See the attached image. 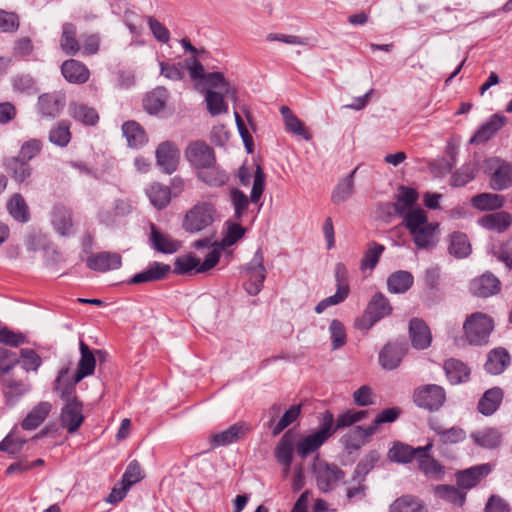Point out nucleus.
I'll return each instance as SVG.
<instances>
[{
	"mask_svg": "<svg viewBox=\"0 0 512 512\" xmlns=\"http://www.w3.org/2000/svg\"><path fill=\"white\" fill-rule=\"evenodd\" d=\"M230 200L234 208L235 221H241L243 215L247 212L249 206L248 196L238 188H233L230 191Z\"/></svg>",
	"mask_w": 512,
	"mask_h": 512,
	"instance_id": "bf43d9fd",
	"label": "nucleus"
},
{
	"mask_svg": "<svg viewBox=\"0 0 512 512\" xmlns=\"http://www.w3.org/2000/svg\"><path fill=\"white\" fill-rule=\"evenodd\" d=\"M408 351L406 342H389L379 352V363L385 370L396 369Z\"/></svg>",
	"mask_w": 512,
	"mask_h": 512,
	"instance_id": "9b49d317",
	"label": "nucleus"
},
{
	"mask_svg": "<svg viewBox=\"0 0 512 512\" xmlns=\"http://www.w3.org/2000/svg\"><path fill=\"white\" fill-rule=\"evenodd\" d=\"M250 429L249 424L237 422L229 426L226 430L215 433L210 437L212 448L233 444L244 437Z\"/></svg>",
	"mask_w": 512,
	"mask_h": 512,
	"instance_id": "dca6fc26",
	"label": "nucleus"
},
{
	"mask_svg": "<svg viewBox=\"0 0 512 512\" xmlns=\"http://www.w3.org/2000/svg\"><path fill=\"white\" fill-rule=\"evenodd\" d=\"M213 89L223 91L227 98L233 101L237 100V89L230 84L222 72L217 69L204 71L196 67V47H194V90L204 93Z\"/></svg>",
	"mask_w": 512,
	"mask_h": 512,
	"instance_id": "f257e3e1",
	"label": "nucleus"
},
{
	"mask_svg": "<svg viewBox=\"0 0 512 512\" xmlns=\"http://www.w3.org/2000/svg\"><path fill=\"white\" fill-rule=\"evenodd\" d=\"M61 72L64 78L75 84H83L88 81L90 72L88 68L78 60L69 59L63 62Z\"/></svg>",
	"mask_w": 512,
	"mask_h": 512,
	"instance_id": "bb28decb",
	"label": "nucleus"
},
{
	"mask_svg": "<svg viewBox=\"0 0 512 512\" xmlns=\"http://www.w3.org/2000/svg\"><path fill=\"white\" fill-rule=\"evenodd\" d=\"M42 150V142L38 139H29L20 147L17 159L28 162L36 157Z\"/></svg>",
	"mask_w": 512,
	"mask_h": 512,
	"instance_id": "774afa93",
	"label": "nucleus"
},
{
	"mask_svg": "<svg viewBox=\"0 0 512 512\" xmlns=\"http://www.w3.org/2000/svg\"><path fill=\"white\" fill-rule=\"evenodd\" d=\"M413 397L418 407L429 411H437L446 401V392L439 385L427 384L415 389Z\"/></svg>",
	"mask_w": 512,
	"mask_h": 512,
	"instance_id": "0eeeda50",
	"label": "nucleus"
},
{
	"mask_svg": "<svg viewBox=\"0 0 512 512\" xmlns=\"http://www.w3.org/2000/svg\"><path fill=\"white\" fill-rule=\"evenodd\" d=\"M245 271L248 274V280L244 288L251 296H256L263 288L266 279V269L264 267V254L261 248H258L251 261L246 265Z\"/></svg>",
	"mask_w": 512,
	"mask_h": 512,
	"instance_id": "423d86ee",
	"label": "nucleus"
},
{
	"mask_svg": "<svg viewBox=\"0 0 512 512\" xmlns=\"http://www.w3.org/2000/svg\"><path fill=\"white\" fill-rule=\"evenodd\" d=\"M216 210L213 204L209 202L194 205V232L206 231V236H210V230L216 231L213 227Z\"/></svg>",
	"mask_w": 512,
	"mask_h": 512,
	"instance_id": "6ab92c4d",
	"label": "nucleus"
},
{
	"mask_svg": "<svg viewBox=\"0 0 512 512\" xmlns=\"http://www.w3.org/2000/svg\"><path fill=\"white\" fill-rule=\"evenodd\" d=\"M296 450L291 431L286 432L275 448V458L284 467V473L288 474L293 461V452Z\"/></svg>",
	"mask_w": 512,
	"mask_h": 512,
	"instance_id": "5701e85b",
	"label": "nucleus"
},
{
	"mask_svg": "<svg viewBox=\"0 0 512 512\" xmlns=\"http://www.w3.org/2000/svg\"><path fill=\"white\" fill-rule=\"evenodd\" d=\"M385 247L376 242H372L368 245V249L364 253L361 260L360 267L362 270L374 269L382 255Z\"/></svg>",
	"mask_w": 512,
	"mask_h": 512,
	"instance_id": "680f3d73",
	"label": "nucleus"
},
{
	"mask_svg": "<svg viewBox=\"0 0 512 512\" xmlns=\"http://www.w3.org/2000/svg\"><path fill=\"white\" fill-rule=\"evenodd\" d=\"M80 360L78 363L77 371L74 374V384L79 383L82 379L90 376L95 371L96 359L95 354L102 356L104 354L101 350H96L95 353L89 348L84 341L79 343Z\"/></svg>",
	"mask_w": 512,
	"mask_h": 512,
	"instance_id": "2eb2a0df",
	"label": "nucleus"
},
{
	"mask_svg": "<svg viewBox=\"0 0 512 512\" xmlns=\"http://www.w3.org/2000/svg\"><path fill=\"white\" fill-rule=\"evenodd\" d=\"M389 512H428L425 504L412 495H403L389 506Z\"/></svg>",
	"mask_w": 512,
	"mask_h": 512,
	"instance_id": "79ce46f5",
	"label": "nucleus"
},
{
	"mask_svg": "<svg viewBox=\"0 0 512 512\" xmlns=\"http://www.w3.org/2000/svg\"><path fill=\"white\" fill-rule=\"evenodd\" d=\"M418 200V193L415 189L406 186L399 187L397 200L393 203L395 213L402 214L408 210L414 209L413 205Z\"/></svg>",
	"mask_w": 512,
	"mask_h": 512,
	"instance_id": "864d4df0",
	"label": "nucleus"
},
{
	"mask_svg": "<svg viewBox=\"0 0 512 512\" xmlns=\"http://www.w3.org/2000/svg\"><path fill=\"white\" fill-rule=\"evenodd\" d=\"M492 471L489 463L479 464L455 473L457 486L463 491L474 488L482 479Z\"/></svg>",
	"mask_w": 512,
	"mask_h": 512,
	"instance_id": "1a4fd4ad",
	"label": "nucleus"
},
{
	"mask_svg": "<svg viewBox=\"0 0 512 512\" xmlns=\"http://www.w3.org/2000/svg\"><path fill=\"white\" fill-rule=\"evenodd\" d=\"M145 193L149 198L151 204L155 208L160 210L165 208L169 204L171 200L172 190L168 186H165L158 182H154L146 187Z\"/></svg>",
	"mask_w": 512,
	"mask_h": 512,
	"instance_id": "473e14b6",
	"label": "nucleus"
},
{
	"mask_svg": "<svg viewBox=\"0 0 512 512\" xmlns=\"http://www.w3.org/2000/svg\"><path fill=\"white\" fill-rule=\"evenodd\" d=\"M312 471L317 487L323 493L334 490L345 477L344 471L336 464L320 460L318 457L314 460Z\"/></svg>",
	"mask_w": 512,
	"mask_h": 512,
	"instance_id": "39448f33",
	"label": "nucleus"
},
{
	"mask_svg": "<svg viewBox=\"0 0 512 512\" xmlns=\"http://www.w3.org/2000/svg\"><path fill=\"white\" fill-rule=\"evenodd\" d=\"M60 48L68 56L76 55L81 46L77 39V28L73 23L66 22L62 25Z\"/></svg>",
	"mask_w": 512,
	"mask_h": 512,
	"instance_id": "c756f323",
	"label": "nucleus"
},
{
	"mask_svg": "<svg viewBox=\"0 0 512 512\" xmlns=\"http://www.w3.org/2000/svg\"><path fill=\"white\" fill-rule=\"evenodd\" d=\"M69 369L68 368H62L59 371V375L56 379V389L60 392L61 399L65 401L66 403H69L73 400H78L75 396V385L74 384V378L72 379L71 383L65 384V377L68 374Z\"/></svg>",
	"mask_w": 512,
	"mask_h": 512,
	"instance_id": "052dcab7",
	"label": "nucleus"
},
{
	"mask_svg": "<svg viewBox=\"0 0 512 512\" xmlns=\"http://www.w3.org/2000/svg\"><path fill=\"white\" fill-rule=\"evenodd\" d=\"M82 403L79 400H73L65 403L60 415L61 425L68 431V433H75L84 421L82 411Z\"/></svg>",
	"mask_w": 512,
	"mask_h": 512,
	"instance_id": "4468645a",
	"label": "nucleus"
},
{
	"mask_svg": "<svg viewBox=\"0 0 512 512\" xmlns=\"http://www.w3.org/2000/svg\"><path fill=\"white\" fill-rule=\"evenodd\" d=\"M319 420V429L304 436L296 443V452L302 458L316 452L335 433L333 414L330 411L321 413Z\"/></svg>",
	"mask_w": 512,
	"mask_h": 512,
	"instance_id": "f03ea898",
	"label": "nucleus"
},
{
	"mask_svg": "<svg viewBox=\"0 0 512 512\" xmlns=\"http://www.w3.org/2000/svg\"><path fill=\"white\" fill-rule=\"evenodd\" d=\"M69 113L72 118L84 125H95L99 120V115L94 108L81 103H71Z\"/></svg>",
	"mask_w": 512,
	"mask_h": 512,
	"instance_id": "603ef678",
	"label": "nucleus"
},
{
	"mask_svg": "<svg viewBox=\"0 0 512 512\" xmlns=\"http://www.w3.org/2000/svg\"><path fill=\"white\" fill-rule=\"evenodd\" d=\"M10 215L19 222H26L29 219L28 206L22 195L16 193L7 203Z\"/></svg>",
	"mask_w": 512,
	"mask_h": 512,
	"instance_id": "13d9d810",
	"label": "nucleus"
},
{
	"mask_svg": "<svg viewBox=\"0 0 512 512\" xmlns=\"http://www.w3.org/2000/svg\"><path fill=\"white\" fill-rule=\"evenodd\" d=\"M413 275L405 270L392 273L387 279V288L391 293H405L413 285Z\"/></svg>",
	"mask_w": 512,
	"mask_h": 512,
	"instance_id": "8fccbe9b",
	"label": "nucleus"
},
{
	"mask_svg": "<svg viewBox=\"0 0 512 512\" xmlns=\"http://www.w3.org/2000/svg\"><path fill=\"white\" fill-rule=\"evenodd\" d=\"M379 460V454L377 451H370L364 456L357 464L354 474L355 478L365 479V476L374 468L375 464Z\"/></svg>",
	"mask_w": 512,
	"mask_h": 512,
	"instance_id": "338daca9",
	"label": "nucleus"
},
{
	"mask_svg": "<svg viewBox=\"0 0 512 512\" xmlns=\"http://www.w3.org/2000/svg\"><path fill=\"white\" fill-rule=\"evenodd\" d=\"M52 405L49 402L38 403L23 419L21 426L24 430L31 431L36 429L49 415Z\"/></svg>",
	"mask_w": 512,
	"mask_h": 512,
	"instance_id": "f704fd0d",
	"label": "nucleus"
},
{
	"mask_svg": "<svg viewBox=\"0 0 512 512\" xmlns=\"http://www.w3.org/2000/svg\"><path fill=\"white\" fill-rule=\"evenodd\" d=\"M487 168L491 170L490 187L495 191H502L512 186V164L499 158L487 161Z\"/></svg>",
	"mask_w": 512,
	"mask_h": 512,
	"instance_id": "6e6552de",
	"label": "nucleus"
},
{
	"mask_svg": "<svg viewBox=\"0 0 512 512\" xmlns=\"http://www.w3.org/2000/svg\"><path fill=\"white\" fill-rule=\"evenodd\" d=\"M500 290L501 282L491 272L483 273L470 283V291L477 297L488 298L499 293Z\"/></svg>",
	"mask_w": 512,
	"mask_h": 512,
	"instance_id": "ddd939ff",
	"label": "nucleus"
},
{
	"mask_svg": "<svg viewBox=\"0 0 512 512\" xmlns=\"http://www.w3.org/2000/svg\"><path fill=\"white\" fill-rule=\"evenodd\" d=\"M434 494L437 498L445 500L455 506L462 507L466 501L467 492L458 486L440 484L434 487Z\"/></svg>",
	"mask_w": 512,
	"mask_h": 512,
	"instance_id": "e433bc0d",
	"label": "nucleus"
},
{
	"mask_svg": "<svg viewBox=\"0 0 512 512\" xmlns=\"http://www.w3.org/2000/svg\"><path fill=\"white\" fill-rule=\"evenodd\" d=\"M217 163L214 149L204 141H194V171Z\"/></svg>",
	"mask_w": 512,
	"mask_h": 512,
	"instance_id": "c03bdc74",
	"label": "nucleus"
},
{
	"mask_svg": "<svg viewBox=\"0 0 512 512\" xmlns=\"http://www.w3.org/2000/svg\"><path fill=\"white\" fill-rule=\"evenodd\" d=\"M71 139L70 125L67 121H61L49 133V140L54 145L65 147Z\"/></svg>",
	"mask_w": 512,
	"mask_h": 512,
	"instance_id": "e2e57ef3",
	"label": "nucleus"
},
{
	"mask_svg": "<svg viewBox=\"0 0 512 512\" xmlns=\"http://www.w3.org/2000/svg\"><path fill=\"white\" fill-rule=\"evenodd\" d=\"M170 271V265L161 262H152L145 270L135 274L130 279L129 283L142 284L147 282L159 281L164 279L169 274Z\"/></svg>",
	"mask_w": 512,
	"mask_h": 512,
	"instance_id": "393cba45",
	"label": "nucleus"
},
{
	"mask_svg": "<svg viewBox=\"0 0 512 512\" xmlns=\"http://www.w3.org/2000/svg\"><path fill=\"white\" fill-rule=\"evenodd\" d=\"M245 232L246 229L239 223L227 221L224 236L221 241H217V245L224 251L226 248L234 245L238 240H240L244 236Z\"/></svg>",
	"mask_w": 512,
	"mask_h": 512,
	"instance_id": "4d7b16f0",
	"label": "nucleus"
},
{
	"mask_svg": "<svg viewBox=\"0 0 512 512\" xmlns=\"http://www.w3.org/2000/svg\"><path fill=\"white\" fill-rule=\"evenodd\" d=\"M301 406L292 405L290 406L279 419V421L273 426L272 434L274 436L280 434L285 428L291 425L300 415Z\"/></svg>",
	"mask_w": 512,
	"mask_h": 512,
	"instance_id": "0e129e2a",
	"label": "nucleus"
},
{
	"mask_svg": "<svg viewBox=\"0 0 512 512\" xmlns=\"http://www.w3.org/2000/svg\"><path fill=\"white\" fill-rule=\"evenodd\" d=\"M329 332L331 335V344L333 350H337L346 344V330L342 322L337 319H333L329 325Z\"/></svg>",
	"mask_w": 512,
	"mask_h": 512,
	"instance_id": "69168bd1",
	"label": "nucleus"
},
{
	"mask_svg": "<svg viewBox=\"0 0 512 512\" xmlns=\"http://www.w3.org/2000/svg\"><path fill=\"white\" fill-rule=\"evenodd\" d=\"M155 156L157 165L164 173L172 174L177 169L180 154L173 143L165 141L159 144Z\"/></svg>",
	"mask_w": 512,
	"mask_h": 512,
	"instance_id": "f8f14e48",
	"label": "nucleus"
},
{
	"mask_svg": "<svg viewBox=\"0 0 512 512\" xmlns=\"http://www.w3.org/2000/svg\"><path fill=\"white\" fill-rule=\"evenodd\" d=\"M448 251L450 255L463 259L471 254L472 248L465 233L454 232L449 236Z\"/></svg>",
	"mask_w": 512,
	"mask_h": 512,
	"instance_id": "a19ab883",
	"label": "nucleus"
},
{
	"mask_svg": "<svg viewBox=\"0 0 512 512\" xmlns=\"http://www.w3.org/2000/svg\"><path fill=\"white\" fill-rule=\"evenodd\" d=\"M366 309L368 313L372 314L378 321L392 312V306L389 300L380 292L374 294Z\"/></svg>",
	"mask_w": 512,
	"mask_h": 512,
	"instance_id": "5fc2aeb1",
	"label": "nucleus"
},
{
	"mask_svg": "<svg viewBox=\"0 0 512 512\" xmlns=\"http://www.w3.org/2000/svg\"><path fill=\"white\" fill-rule=\"evenodd\" d=\"M507 122V118L499 113H495L484 122L475 134L471 137V144H481L490 140Z\"/></svg>",
	"mask_w": 512,
	"mask_h": 512,
	"instance_id": "a211bd4d",
	"label": "nucleus"
},
{
	"mask_svg": "<svg viewBox=\"0 0 512 512\" xmlns=\"http://www.w3.org/2000/svg\"><path fill=\"white\" fill-rule=\"evenodd\" d=\"M86 265L91 270L107 272L119 269L122 265V258L115 252H99L90 255L86 260Z\"/></svg>",
	"mask_w": 512,
	"mask_h": 512,
	"instance_id": "f3484780",
	"label": "nucleus"
},
{
	"mask_svg": "<svg viewBox=\"0 0 512 512\" xmlns=\"http://www.w3.org/2000/svg\"><path fill=\"white\" fill-rule=\"evenodd\" d=\"M398 215L403 218V223L410 234L428 223L426 212L421 208H414Z\"/></svg>",
	"mask_w": 512,
	"mask_h": 512,
	"instance_id": "6e6d98bb",
	"label": "nucleus"
},
{
	"mask_svg": "<svg viewBox=\"0 0 512 512\" xmlns=\"http://www.w3.org/2000/svg\"><path fill=\"white\" fill-rule=\"evenodd\" d=\"M477 222L487 230L503 233L511 226L512 215L506 211H497L485 214Z\"/></svg>",
	"mask_w": 512,
	"mask_h": 512,
	"instance_id": "a878e982",
	"label": "nucleus"
},
{
	"mask_svg": "<svg viewBox=\"0 0 512 512\" xmlns=\"http://www.w3.org/2000/svg\"><path fill=\"white\" fill-rule=\"evenodd\" d=\"M216 231L210 230V236L194 240V249L199 253L194 256V274L206 273L216 266L223 252L217 245Z\"/></svg>",
	"mask_w": 512,
	"mask_h": 512,
	"instance_id": "7ed1b4c3",
	"label": "nucleus"
},
{
	"mask_svg": "<svg viewBox=\"0 0 512 512\" xmlns=\"http://www.w3.org/2000/svg\"><path fill=\"white\" fill-rule=\"evenodd\" d=\"M357 171L355 168L349 175L342 178L335 186L331 200L335 204H340L347 201L354 193V175Z\"/></svg>",
	"mask_w": 512,
	"mask_h": 512,
	"instance_id": "de8ad7c7",
	"label": "nucleus"
},
{
	"mask_svg": "<svg viewBox=\"0 0 512 512\" xmlns=\"http://www.w3.org/2000/svg\"><path fill=\"white\" fill-rule=\"evenodd\" d=\"M505 204L504 196L494 193H479L471 198V205L479 211H496Z\"/></svg>",
	"mask_w": 512,
	"mask_h": 512,
	"instance_id": "72a5a7b5",
	"label": "nucleus"
},
{
	"mask_svg": "<svg viewBox=\"0 0 512 512\" xmlns=\"http://www.w3.org/2000/svg\"><path fill=\"white\" fill-rule=\"evenodd\" d=\"M474 443L482 448L494 449L501 443V433L496 428H485L471 434Z\"/></svg>",
	"mask_w": 512,
	"mask_h": 512,
	"instance_id": "a18cd8bd",
	"label": "nucleus"
},
{
	"mask_svg": "<svg viewBox=\"0 0 512 512\" xmlns=\"http://www.w3.org/2000/svg\"><path fill=\"white\" fill-rule=\"evenodd\" d=\"M438 229V224L428 222L424 226L411 233L413 241L418 249H429L436 243L435 233Z\"/></svg>",
	"mask_w": 512,
	"mask_h": 512,
	"instance_id": "4c0bfd02",
	"label": "nucleus"
},
{
	"mask_svg": "<svg viewBox=\"0 0 512 512\" xmlns=\"http://www.w3.org/2000/svg\"><path fill=\"white\" fill-rule=\"evenodd\" d=\"M168 99V91L164 87H157L144 98L143 105L149 114H157L164 109Z\"/></svg>",
	"mask_w": 512,
	"mask_h": 512,
	"instance_id": "09e8293b",
	"label": "nucleus"
},
{
	"mask_svg": "<svg viewBox=\"0 0 512 512\" xmlns=\"http://www.w3.org/2000/svg\"><path fill=\"white\" fill-rule=\"evenodd\" d=\"M510 362V355L504 348H497L488 354L485 370L493 375L502 373Z\"/></svg>",
	"mask_w": 512,
	"mask_h": 512,
	"instance_id": "58836bf2",
	"label": "nucleus"
},
{
	"mask_svg": "<svg viewBox=\"0 0 512 512\" xmlns=\"http://www.w3.org/2000/svg\"><path fill=\"white\" fill-rule=\"evenodd\" d=\"M159 65L161 75H163L167 79L179 81L184 79L186 73L189 74L190 77H192L191 59H185L183 62H178L176 64L161 61Z\"/></svg>",
	"mask_w": 512,
	"mask_h": 512,
	"instance_id": "7c9ffc66",
	"label": "nucleus"
},
{
	"mask_svg": "<svg viewBox=\"0 0 512 512\" xmlns=\"http://www.w3.org/2000/svg\"><path fill=\"white\" fill-rule=\"evenodd\" d=\"M150 246L163 254H173L181 248V242L161 232L154 225H151Z\"/></svg>",
	"mask_w": 512,
	"mask_h": 512,
	"instance_id": "b1692460",
	"label": "nucleus"
},
{
	"mask_svg": "<svg viewBox=\"0 0 512 512\" xmlns=\"http://www.w3.org/2000/svg\"><path fill=\"white\" fill-rule=\"evenodd\" d=\"M429 451L421 453L417 459L419 469L430 479L441 480L445 475L444 466L428 454Z\"/></svg>",
	"mask_w": 512,
	"mask_h": 512,
	"instance_id": "c9c22d12",
	"label": "nucleus"
},
{
	"mask_svg": "<svg viewBox=\"0 0 512 512\" xmlns=\"http://www.w3.org/2000/svg\"><path fill=\"white\" fill-rule=\"evenodd\" d=\"M202 94L204 95L206 109L212 117L228 113V103L225 101L227 95L223 91L213 89Z\"/></svg>",
	"mask_w": 512,
	"mask_h": 512,
	"instance_id": "c85d7f7f",
	"label": "nucleus"
},
{
	"mask_svg": "<svg viewBox=\"0 0 512 512\" xmlns=\"http://www.w3.org/2000/svg\"><path fill=\"white\" fill-rule=\"evenodd\" d=\"M66 104V96L62 91L45 93L39 96L37 108L44 118L54 119L63 110Z\"/></svg>",
	"mask_w": 512,
	"mask_h": 512,
	"instance_id": "9d476101",
	"label": "nucleus"
},
{
	"mask_svg": "<svg viewBox=\"0 0 512 512\" xmlns=\"http://www.w3.org/2000/svg\"><path fill=\"white\" fill-rule=\"evenodd\" d=\"M432 443H428L424 447L413 448L410 445L397 442L388 451V457L391 461L397 463H409L413 459H418L419 455L424 451H430Z\"/></svg>",
	"mask_w": 512,
	"mask_h": 512,
	"instance_id": "4be33fe9",
	"label": "nucleus"
},
{
	"mask_svg": "<svg viewBox=\"0 0 512 512\" xmlns=\"http://www.w3.org/2000/svg\"><path fill=\"white\" fill-rule=\"evenodd\" d=\"M430 428L436 433L438 440L443 445L457 444L465 440L466 432L460 427L443 428L439 424L431 423Z\"/></svg>",
	"mask_w": 512,
	"mask_h": 512,
	"instance_id": "37998d69",
	"label": "nucleus"
},
{
	"mask_svg": "<svg viewBox=\"0 0 512 512\" xmlns=\"http://www.w3.org/2000/svg\"><path fill=\"white\" fill-rule=\"evenodd\" d=\"M122 132L131 148H139L147 142L143 128L135 121H127L122 125Z\"/></svg>",
	"mask_w": 512,
	"mask_h": 512,
	"instance_id": "49530a36",
	"label": "nucleus"
},
{
	"mask_svg": "<svg viewBox=\"0 0 512 512\" xmlns=\"http://www.w3.org/2000/svg\"><path fill=\"white\" fill-rule=\"evenodd\" d=\"M3 165L5 169L11 173L12 178L18 183L25 182L32 175V167L29 163L15 157L5 158Z\"/></svg>",
	"mask_w": 512,
	"mask_h": 512,
	"instance_id": "ea45409f",
	"label": "nucleus"
},
{
	"mask_svg": "<svg viewBox=\"0 0 512 512\" xmlns=\"http://www.w3.org/2000/svg\"><path fill=\"white\" fill-rule=\"evenodd\" d=\"M52 224L61 236L73 233V223L70 212L64 207H55L52 214Z\"/></svg>",
	"mask_w": 512,
	"mask_h": 512,
	"instance_id": "3c124183",
	"label": "nucleus"
},
{
	"mask_svg": "<svg viewBox=\"0 0 512 512\" xmlns=\"http://www.w3.org/2000/svg\"><path fill=\"white\" fill-rule=\"evenodd\" d=\"M443 369L448 381L452 385L467 382L470 377L469 367L461 360L450 358L444 362Z\"/></svg>",
	"mask_w": 512,
	"mask_h": 512,
	"instance_id": "cd10ccee",
	"label": "nucleus"
},
{
	"mask_svg": "<svg viewBox=\"0 0 512 512\" xmlns=\"http://www.w3.org/2000/svg\"><path fill=\"white\" fill-rule=\"evenodd\" d=\"M409 336L412 346L417 350L427 349L432 341V335L429 327L420 318H413L410 320Z\"/></svg>",
	"mask_w": 512,
	"mask_h": 512,
	"instance_id": "aec40b11",
	"label": "nucleus"
},
{
	"mask_svg": "<svg viewBox=\"0 0 512 512\" xmlns=\"http://www.w3.org/2000/svg\"><path fill=\"white\" fill-rule=\"evenodd\" d=\"M503 400V391L498 387L488 389L478 402V411L485 415L491 416L494 414Z\"/></svg>",
	"mask_w": 512,
	"mask_h": 512,
	"instance_id": "2f4dec72",
	"label": "nucleus"
},
{
	"mask_svg": "<svg viewBox=\"0 0 512 512\" xmlns=\"http://www.w3.org/2000/svg\"><path fill=\"white\" fill-rule=\"evenodd\" d=\"M463 329L469 344L485 345L494 329V321L484 313L475 312L466 318Z\"/></svg>",
	"mask_w": 512,
	"mask_h": 512,
	"instance_id": "20e7f679",
	"label": "nucleus"
},
{
	"mask_svg": "<svg viewBox=\"0 0 512 512\" xmlns=\"http://www.w3.org/2000/svg\"><path fill=\"white\" fill-rule=\"evenodd\" d=\"M197 179L210 187H221L229 181V174L217 163L194 171Z\"/></svg>",
	"mask_w": 512,
	"mask_h": 512,
	"instance_id": "412c9836",
	"label": "nucleus"
}]
</instances>
